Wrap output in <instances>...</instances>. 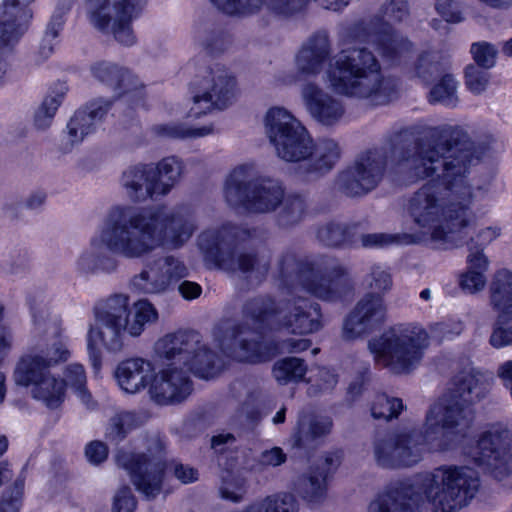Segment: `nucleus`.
I'll list each match as a JSON object with an SVG mask.
<instances>
[{"label": "nucleus", "instance_id": "nucleus-1", "mask_svg": "<svg viewBox=\"0 0 512 512\" xmlns=\"http://www.w3.org/2000/svg\"><path fill=\"white\" fill-rule=\"evenodd\" d=\"M484 147L471 140L458 126L433 128L420 144L418 159L432 168L427 176L410 179L414 183L432 177L406 201V211L412 221L430 233L434 241L447 242L455 236L465 238L474 222V203L484 194L481 187H473L468 180L472 166L479 163Z\"/></svg>", "mask_w": 512, "mask_h": 512}, {"label": "nucleus", "instance_id": "nucleus-2", "mask_svg": "<svg viewBox=\"0 0 512 512\" xmlns=\"http://www.w3.org/2000/svg\"><path fill=\"white\" fill-rule=\"evenodd\" d=\"M281 284L296 297L277 304L269 296L253 297L245 302L242 315L253 327L284 328L294 334H309L322 328L320 305L303 299L298 288L329 302L342 300L353 290L348 267L341 259L329 254L298 258L287 251L279 259Z\"/></svg>", "mask_w": 512, "mask_h": 512}, {"label": "nucleus", "instance_id": "nucleus-3", "mask_svg": "<svg viewBox=\"0 0 512 512\" xmlns=\"http://www.w3.org/2000/svg\"><path fill=\"white\" fill-rule=\"evenodd\" d=\"M491 383L482 372L471 369L455 375L452 387L430 405L423 431L399 427L387 433H376L372 439L375 463L384 469L415 466L426 451H443L465 437L473 424V404L489 393Z\"/></svg>", "mask_w": 512, "mask_h": 512}, {"label": "nucleus", "instance_id": "nucleus-4", "mask_svg": "<svg viewBox=\"0 0 512 512\" xmlns=\"http://www.w3.org/2000/svg\"><path fill=\"white\" fill-rule=\"evenodd\" d=\"M197 229L193 213L185 207L168 210L157 206L150 210L129 205L112 207L99 234L81 253L76 266L83 274L113 273L119 266L116 256L141 259L157 248L179 249Z\"/></svg>", "mask_w": 512, "mask_h": 512}, {"label": "nucleus", "instance_id": "nucleus-5", "mask_svg": "<svg viewBox=\"0 0 512 512\" xmlns=\"http://www.w3.org/2000/svg\"><path fill=\"white\" fill-rule=\"evenodd\" d=\"M331 41L326 30L310 35L295 57L297 70L319 74L329 60L327 78L332 90L342 96L365 100L370 105H386L398 96L396 78L384 75L374 52L364 46H344L331 57Z\"/></svg>", "mask_w": 512, "mask_h": 512}, {"label": "nucleus", "instance_id": "nucleus-6", "mask_svg": "<svg viewBox=\"0 0 512 512\" xmlns=\"http://www.w3.org/2000/svg\"><path fill=\"white\" fill-rule=\"evenodd\" d=\"M480 486L478 473L468 466L442 465L391 482L369 502L367 512H419L424 501L435 512H456L474 498Z\"/></svg>", "mask_w": 512, "mask_h": 512}, {"label": "nucleus", "instance_id": "nucleus-7", "mask_svg": "<svg viewBox=\"0 0 512 512\" xmlns=\"http://www.w3.org/2000/svg\"><path fill=\"white\" fill-rule=\"evenodd\" d=\"M424 137L415 139L407 131L397 132L380 146L359 154L354 162L338 176L339 189L347 196L357 197L373 191L384 179L389 162L395 165V173L403 182L427 176L432 168L427 162L419 163L418 152Z\"/></svg>", "mask_w": 512, "mask_h": 512}, {"label": "nucleus", "instance_id": "nucleus-8", "mask_svg": "<svg viewBox=\"0 0 512 512\" xmlns=\"http://www.w3.org/2000/svg\"><path fill=\"white\" fill-rule=\"evenodd\" d=\"M264 126L277 157L295 164L298 174L306 179L326 175L340 160L341 149L335 140L314 141L307 128L285 108H270Z\"/></svg>", "mask_w": 512, "mask_h": 512}, {"label": "nucleus", "instance_id": "nucleus-9", "mask_svg": "<svg viewBox=\"0 0 512 512\" xmlns=\"http://www.w3.org/2000/svg\"><path fill=\"white\" fill-rule=\"evenodd\" d=\"M94 322L87 332L89 360L95 372L101 368V344L107 351L117 353L124 346L125 332L133 337L142 334L146 325L155 323L158 312L148 300H139L129 311V298L115 294L98 302L94 309Z\"/></svg>", "mask_w": 512, "mask_h": 512}, {"label": "nucleus", "instance_id": "nucleus-10", "mask_svg": "<svg viewBox=\"0 0 512 512\" xmlns=\"http://www.w3.org/2000/svg\"><path fill=\"white\" fill-rule=\"evenodd\" d=\"M462 329V323L452 319L431 324L429 331L417 323H399L371 338L368 349L376 365L393 374H409L422 361L430 338L438 342L450 340Z\"/></svg>", "mask_w": 512, "mask_h": 512}, {"label": "nucleus", "instance_id": "nucleus-11", "mask_svg": "<svg viewBox=\"0 0 512 512\" xmlns=\"http://www.w3.org/2000/svg\"><path fill=\"white\" fill-rule=\"evenodd\" d=\"M246 234L236 225L226 223L203 230L197 237V247L207 265L227 272H239L249 284L262 283L269 272V255L245 250L241 235Z\"/></svg>", "mask_w": 512, "mask_h": 512}, {"label": "nucleus", "instance_id": "nucleus-12", "mask_svg": "<svg viewBox=\"0 0 512 512\" xmlns=\"http://www.w3.org/2000/svg\"><path fill=\"white\" fill-rule=\"evenodd\" d=\"M68 357L69 351L61 338L41 337L18 360L14 370L15 383L32 386L33 398L56 409L64 401V383L51 374L50 368Z\"/></svg>", "mask_w": 512, "mask_h": 512}, {"label": "nucleus", "instance_id": "nucleus-13", "mask_svg": "<svg viewBox=\"0 0 512 512\" xmlns=\"http://www.w3.org/2000/svg\"><path fill=\"white\" fill-rule=\"evenodd\" d=\"M409 17L406 0H385L379 12L367 21H359L342 33L343 42L371 41L380 55L391 63L400 62L413 50L412 42L390 22L400 23Z\"/></svg>", "mask_w": 512, "mask_h": 512}, {"label": "nucleus", "instance_id": "nucleus-14", "mask_svg": "<svg viewBox=\"0 0 512 512\" xmlns=\"http://www.w3.org/2000/svg\"><path fill=\"white\" fill-rule=\"evenodd\" d=\"M261 329L247 321H225L217 327L214 336L226 356L253 364L270 361L279 352L300 353L311 346V341L305 338H289L280 345L265 341Z\"/></svg>", "mask_w": 512, "mask_h": 512}, {"label": "nucleus", "instance_id": "nucleus-15", "mask_svg": "<svg viewBox=\"0 0 512 512\" xmlns=\"http://www.w3.org/2000/svg\"><path fill=\"white\" fill-rule=\"evenodd\" d=\"M285 187L281 181L257 176L251 164L237 166L225 180L224 198L234 209H241L250 214H270L276 212Z\"/></svg>", "mask_w": 512, "mask_h": 512}, {"label": "nucleus", "instance_id": "nucleus-16", "mask_svg": "<svg viewBox=\"0 0 512 512\" xmlns=\"http://www.w3.org/2000/svg\"><path fill=\"white\" fill-rule=\"evenodd\" d=\"M155 353L161 359L184 364L197 377L212 379L223 367L222 358L193 330L168 333L155 343Z\"/></svg>", "mask_w": 512, "mask_h": 512}, {"label": "nucleus", "instance_id": "nucleus-17", "mask_svg": "<svg viewBox=\"0 0 512 512\" xmlns=\"http://www.w3.org/2000/svg\"><path fill=\"white\" fill-rule=\"evenodd\" d=\"M115 461L128 472L135 488L147 499L160 494L167 466L166 442L161 436H147L143 452L118 451Z\"/></svg>", "mask_w": 512, "mask_h": 512}, {"label": "nucleus", "instance_id": "nucleus-18", "mask_svg": "<svg viewBox=\"0 0 512 512\" xmlns=\"http://www.w3.org/2000/svg\"><path fill=\"white\" fill-rule=\"evenodd\" d=\"M147 0H86L90 24L104 34H112L124 46H133L136 36L132 22L140 17Z\"/></svg>", "mask_w": 512, "mask_h": 512}, {"label": "nucleus", "instance_id": "nucleus-19", "mask_svg": "<svg viewBox=\"0 0 512 512\" xmlns=\"http://www.w3.org/2000/svg\"><path fill=\"white\" fill-rule=\"evenodd\" d=\"M192 106L189 117L200 118L213 110H223L236 97V79L220 64L205 67L190 83Z\"/></svg>", "mask_w": 512, "mask_h": 512}, {"label": "nucleus", "instance_id": "nucleus-20", "mask_svg": "<svg viewBox=\"0 0 512 512\" xmlns=\"http://www.w3.org/2000/svg\"><path fill=\"white\" fill-rule=\"evenodd\" d=\"M465 454L494 478L507 477L512 473V430L502 423L491 425Z\"/></svg>", "mask_w": 512, "mask_h": 512}, {"label": "nucleus", "instance_id": "nucleus-21", "mask_svg": "<svg viewBox=\"0 0 512 512\" xmlns=\"http://www.w3.org/2000/svg\"><path fill=\"white\" fill-rule=\"evenodd\" d=\"M188 275V269L179 258L168 255L148 263L129 283L130 289L138 294L161 295L180 279Z\"/></svg>", "mask_w": 512, "mask_h": 512}, {"label": "nucleus", "instance_id": "nucleus-22", "mask_svg": "<svg viewBox=\"0 0 512 512\" xmlns=\"http://www.w3.org/2000/svg\"><path fill=\"white\" fill-rule=\"evenodd\" d=\"M386 313L382 295L366 293L344 319L343 338L355 340L370 334L385 322Z\"/></svg>", "mask_w": 512, "mask_h": 512}, {"label": "nucleus", "instance_id": "nucleus-23", "mask_svg": "<svg viewBox=\"0 0 512 512\" xmlns=\"http://www.w3.org/2000/svg\"><path fill=\"white\" fill-rule=\"evenodd\" d=\"M340 464V452L326 453L298 477L295 482L296 493L308 503H322L327 497L328 483Z\"/></svg>", "mask_w": 512, "mask_h": 512}, {"label": "nucleus", "instance_id": "nucleus-24", "mask_svg": "<svg viewBox=\"0 0 512 512\" xmlns=\"http://www.w3.org/2000/svg\"><path fill=\"white\" fill-rule=\"evenodd\" d=\"M188 368L170 367L163 370L159 377L155 375L149 392L153 401L159 405L178 404L185 401L193 391V382Z\"/></svg>", "mask_w": 512, "mask_h": 512}, {"label": "nucleus", "instance_id": "nucleus-25", "mask_svg": "<svg viewBox=\"0 0 512 512\" xmlns=\"http://www.w3.org/2000/svg\"><path fill=\"white\" fill-rule=\"evenodd\" d=\"M302 98L310 116L324 126L337 124L345 114L342 101L314 83L303 86Z\"/></svg>", "mask_w": 512, "mask_h": 512}, {"label": "nucleus", "instance_id": "nucleus-26", "mask_svg": "<svg viewBox=\"0 0 512 512\" xmlns=\"http://www.w3.org/2000/svg\"><path fill=\"white\" fill-rule=\"evenodd\" d=\"M121 183L127 197L134 203L161 197L152 164H138L127 168L122 174Z\"/></svg>", "mask_w": 512, "mask_h": 512}, {"label": "nucleus", "instance_id": "nucleus-27", "mask_svg": "<svg viewBox=\"0 0 512 512\" xmlns=\"http://www.w3.org/2000/svg\"><path fill=\"white\" fill-rule=\"evenodd\" d=\"M111 103L97 100L77 110L67 124V137L71 145L81 143L94 133L108 113Z\"/></svg>", "mask_w": 512, "mask_h": 512}, {"label": "nucleus", "instance_id": "nucleus-28", "mask_svg": "<svg viewBox=\"0 0 512 512\" xmlns=\"http://www.w3.org/2000/svg\"><path fill=\"white\" fill-rule=\"evenodd\" d=\"M115 377L124 392L135 394L152 385L155 369L149 360L140 357L129 358L118 364Z\"/></svg>", "mask_w": 512, "mask_h": 512}, {"label": "nucleus", "instance_id": "nucleus-29", "mask_svg": "<svg viewBox=\"0 0 512 512\" xmlns=\"http://www.w3.org/2000/svg\"><path fill=\"white\" fill-rule=\"evenodd\" d=\"M475 223L476 217L474 216V222L467 229L465 238L460 239L455 236L454 239H449L447 242H459L460 245L466 244L469 251L467 262L470 263L471 267L487 268L488 259L483 254V250L485 246L499 236V229L496 227H486L479 230L475 236L468 238L469 231L474 227Z\"/></svg>", "mask_w": 512, "mask_h": 512}, {"label": "nucleus", "instance_id": "nucleus-30", "mask_svg": "<svg viewBox=\"0 0 512 512\" xmlns=\"http://www.w3.org/2000/svg\"><path fill=\"white\" fill-rule=\"evenodd\" d=\"M309 206L305 195L300 193H284L283 201H281L275 215L277 226L289 229L299 225L306 218Z\"/></svg>", "mask_w": 512, "mask_h": 512}, {"label": "nucleus", "instance_id": "nucleus-31", "mask_svg": "<svg viewBox=\"0 0 512 512\" xmlns=\"http://www.w3.org/2000/svg\"><path fill=\"white\" fill-rule=\"evenodd\" d=\"M148 418L149 414L144 410L120 411L109 419L105 437L111 442L119 443L133 430L143 426Z\"/></svg>", "mask_w": 512, "mask_h": 512}, {"label": "nucleus", "instance_id": "nucleus-32", "mask_svg": "<svg viewBox=\"0 0 512 512\" xmlns=\"http://www.w3.org/2000/svg\"><path fill=\"white\" fill-rule=\"evenodd\" d=\"M449 59L441 51L429 50L420 53L413 65V75L424 84H431L447 73Z\"/></svg>", "mask_w": 512, "mask_h": 512}, {"label": "nucleus", "instance_id": "nucleus-33", "mask_svg": "<svg viewBox=\"0 0 512 512\" xmlns=\"http://www.w3.org/2000/svg\"><path fill=\"white\" fill-rule=\"evenodd\" d=\"M355 225L339 221H328L316 229L317 240L328 248H345L356 242Z\"/></svg>", "mask_w": 512, "mask_h": 512}, {"label": "nucleus", "instance_id": "nucleus-34", "mask_svg": "<svg viewBox=\"0 0 512 512\" xmlns=\"http://www.w3.org/2000/svg\"><path fill=\"white\" fill-rule=\"evenodd\" d=\"M332 421L328 417H315L309 422L300 420L294 436V446L300 449H315L320 439L330 433Z\"/></svg>", "mask_w": 512, "mask_h": 512}, {"label": "nucleus", "instance_id": "nucleus-35", "mask_svg": "<svg viewBox=\"0 0 512 512\" xmlns=\"http://www.w3.org/2000/svg\"><path fill=\"white\" fill-rule=\"evenodd\" d=\"M195 40L201 48L212 56H218L228 51L232 46L231 35L222 27L206 23L197 28Z\"/></svg>", "mask_w": 512, "mask_h": 512}, {"label": "nucleus", "instance_id": "nucleus-36", "mask_svg": "<svg viewBox=\"0 0 512 512\" xmlns=\"http://www.w3.org/2000/svg\"><path fill=\"white\" fill-rule=\"evenodd\" d=\"M222 13L235 15H249L265 7L270 13L281 18L278 6L281 0H210Z\"/></svg>", "mask_w": 512, "mask_h": 512}, {"label": "nucleus", "instance_id": "nucleus-37", "mask_svg": "<svg viewBox=\"0 0 512 512\" xmlns=\"http://www.w3.org/2000/svg\"><path fill=\"white\" fill-rule=\"evenodd\" d=\"M152 170L155 173V181L160 196L163 197L168 195L180 182L184 172V164L178 157L169 156L159 161L156 166L152 165Z\"/></svg>", "mask_w": 512, "mask_h": 512}, {"label": "nucleus", "instance_id": "nucleus-38", "mask_svg": "<svg viewBox=\"0 0 512 512\" xmlns=\"http://www.w3.org/2000/svg\"><path fill=\"white\" fill-rule=\"evenodd\" d=\"M28 304L38 335L40 337L61 338V330L58 324L47 319L48 301L46 296L43 293L29 295Z\"/></svg>", "mask_w": 512, "mask_h": 512}, {"label": "nucleus", "instance_id": "nucleus-39", "mask_svg": "<svg viewBox=\"0 0 512 512\" xmlns=\"http://www.w3.org/2000/svg\"><path fill=\"white\" fill-rule=\"evenodd\" d=\"M67 90L66 84L62 82H58L50 88L47 96L35 112L34 125L37 129L45 130L51 126Z\"/></svg>", "mask_w": 512, "mask_h": 512}, {"label": "nucleus", "instance_id": "nucleus-40", "mask_svg": "<svg viewBox=\"0 0 512 512\" xmlns=\"http://www.w3.org/2000/svg\"><path fill=\"white\" fill-rule=\"evenodd\" d=\"M93 76L120 93L130 91V71L109 62H100L91 67Z\"/></svg>", "mask_w": 512, "mask_h": 512}, {"label": "nucleus", "instance_id": "nucleus-41", "mask_svg": "<svg viewBox=\"0 0 512 512\" xmlns=\"http://www.w3.org/2000/svg\"><path fill=\"white\" fill-rule=\"evenodd\" d=\"M491 304L498 311H512V273L499 270L490 286Z\"/></svg>", "mask_w": 512, "mask_h": 512}, {"label": "nucleus", "instance_id": "nucleus-42", "mask_svg": "<svg viewBox=\"0 0 512 512\" xmlns=\"http://www.w3.org/2000/svg\"><path fill=\"white\" fill-rule=\"evenodd\" d=\"M155 135L169 139H195L212 134L213 126H203L199 128L190 127L184 123L171 122L167 124H157L152 127Z\"/></svg>", "mask_w": 512, "mask_h": 512}, {"label": "nucleus", "instance_id": "nucleus-43", "mask_svg": "<svg viewBox=\"0 0 512 512\" xmlns=\"http://www.w3.org/2000/svg\"><path fill=\"white\" fill-rule=\"evenodd\" d=\"M404 408L402 399L381 393L372 400L370 413L375 420L389 422L397 419Z\"/></svg>", "mask_w": 512, "mask_h": 512}, {"label": "nucleus", "instance_id": "nucleus-44", "mask_svg": "<svg viewBox=\"0 0 512 512\" xmlns=\"http://www.w3.org/2000/svg\"><path fill=\"white\" fill-rule=\"evenodd\" d=\"M457 81L452 74L446 73L440 77L430 90L428 101L431 104H441L448 108H454L457 105Z\"/></svg>", "mask_w": 512, "mask_h": 512}, {"label": "nucleus", "instance_id": "nucleus-45", "mask_svg": "<svg viewBox=\"0 0 512 512\" xmlns=\"http://www.w3.org/2000/svg\"><path fill=\"white\" fill-rule=\"evenodd\" d=\"M307 366L297 357H286L278 360L273 367V375L280 384L297 382L303 379Z\"/></svg>", "mask_w": 512, "mask_h": 512}, {"label": "nucleus", "instance_id": "nucleus-46", "mask_svg": "<svg viewBox=\"0 0 512 512\" xmlns=\"http://www.w3.org/2000/svg\"><path fill=\"white\" fill-rule=\"evenodd\" d=\"M247 480L238 473L227 471L221 476L219 485L220 497L233 503L243 501L247 493Z\"/></svg>", "mask_w": 512, "mask_h": 512}, {"label": "nucleus", "instance_id": "nucleus-47", "mask_svg": "<svg viewBox=\"0 0 512 512\" xmlns=\"http://www.w3.org/2000/svg\"><path fill=\"white\" fill-rule=\"evenodd\" d=\"M254 512H299V503L291 493H276L251 505Z\"/></svg>", "mask_w": 512, "mask_h": 512}, {"label": "nucleus", "instance_id": "nucleus-48", "mask_svg": "<svg viewBox=\"0 0 512 512\" xmlns=\"http://www.w3.org/2000/svg\"><path fill=\"white\" fill-rule=\"evenodd\" d=\"M418 237L408 233H370L361 236L365 248H387L394 245L414 244Z\"/></svg>", "mask_w": 512, "mask_h": 512}, {"label": "nucleus", "instance_id": "nucleus-49", "mask_svg": "<svg viewBox=\"0 0 512 512\" xmlns=\"http://www.w3.org/2000/svg\"><path fill=\"white\" fill-rule=\"evenodd\" d=\"M311 0H281L278 9L281 11V18L288 19L301 13ZM319 6L332 11H340L346 7L351 0H314Z\"/></svg>", "mask_w": 512, "mask_h": 512}, {"label": "nucleus", "instance_id": "nucleus-50", "mask_svg": "<svg viewBox=\"0 0 512 512\" xmlns=\"http://www.w3.org/2000/svg\"><path fill=\"white\" fill-rule=\"evenodd\" d=\"M489 343L497 349L512 344V310L499 311Z\"/></svg>", "mask_w": 512, "mask_h": 512}, {"label": "nucleus", "instance_id": "nucleus-51", "mask_svg": "<svg viewBox=\"0 0 512 512\" xmlns=\"http://www.w3.org/2000/svg\"><path fill=\"white\" fill-rule=\"evenodd\" d=\"M367 287L372 293H384L392 287V277L389 270L381 264H373L365 277Z\"/></svg>", "mask_w": 512, "mask_h": 512}, {"label": "nucleus", "instance_id": "nucleus-52", "mask_svg": "<svg viewBox=\"0 0 512 512\" xmlns=\"http://www.w3.org/2000/svg\"><path fill=\"white\" fill-rule=\"evenodd\" d=\"M63 25V13H55L47 26L39 49V52L43 57L48 58L53 53L54 45L56 43L55 40L58 37L59 32L62 30Z\"/></svg>", "mask_w": 512, "mask_h": 512}, {"label": "nucleus", "instance_id": "nucleus-53", "mask_svg": "<svg viewBox=\"0 0 512 512\" xmlns=\"http://www.w3.org/2000/svg\"><path fill=\"white\" fill-rule=\"evenodd\" d=\"M24 478H17L10 489L0 499V512H19L22 506Z\"/></svg>", "mask_w": 512, "mask_h": 512}, {"label": "nucleus", "instance_id": "nucleus-54", "mask_svg": "<svg viewBox=\"0 0 512 512\" xmlns=\"http://www.w3.org/2000/svg\"><path fill=\"white\" fill-rule=\"evenodd\" d=\"M471 53L477 66L490 69L495 65L497 49L488 42H476L471 45Z\"/></svg>", "mask_w": 512, "mask_h": 512}, {"label": "nucleus", "instance_id": "nucleus-55", "mask_svg": "<svg viewBox=\"0 0 512 512\" xmlns=\"http://www.w3.org/2000/svg\"><path fill=\"white\" fill-rule=\"evenodd\" d=\"M487 268L471 267L468 262V271L460 279V287L467 293H475L484 288L486 278L484 272Z\"/></svg>", "mask_w": 512, "mask_h": 512}, {"label": "nucleus", "instance_id": "nucleus-56", "mask_svg": "<svg viewBox=\"0 0 512 512\" xmlns=\"http://www.w3.org/2000/svg\"><path fill=\"white\" fill-rule=\"evenodd\" d=\"M479 66L469 65L465 69V83L474 94H480L486 89L489 73Z\"/></svg>", "mask_w": 512, "mask_h": 512}, {"label": "nucleus", "instance_id": "nucleus-57", "mask_svg": "<svg viewBox=\"0 0 512 512\" xmlns=\"http://www.w3.org/2000/svg\"><path fill=\"white\" fill-rule=\"evenodd\" d=\"M136 499L129 487L121 488L114 497L112 512H134Z\"/></svg>", "mask_w": 512, "mask_h": 512}, {"label": "nucleus", "instance_id": "nucleus-58", "mask_svg": "<svg viewBox=\"0 0 512 512\" xmlns=\"http://www.w3.org/2000/svg\"><path fill=\"white\" fill-rule=\"evenodd\" d=\"M64 387L70 386L74 390L86 385V374L81 364H70L65 371V378L61 379Z\"/></svg>", "mask_w": 512, "mask_h": 512}, {"label": "nucleus", "instance_id": "nucleus-59", "mask_svg": "<svg viewBox=\"0 0 512 512\" xmlns=\"http://www.w3.org/2000/svg\"><path fill=\"white\" fill-rule=\"evenodd\" d=\"M435 8L447 22L459 23L463 20L454 0H436Z\"/></svg>", "mask_w": 512, "mask_h": 512}, {"label": "nucleus", "instance_id": "nucleus-60", "mask_svg": "<svg viewBox=\"0 0 512 512\" xmlns=\"http://www.w3.org/2000/svg\"><path fill=\"white\" fill-rule=\"evenodd\" d=\"M287 455L280 447H273L261 452L258 457V463L264 467H277L285 463Z\"/></svg>", "mask_w": 512, "mask_h": 512}, {"label": "nucleus", "instance_id": "nucleus-61", "mask_svg": "<svg viewBox=\"0 0 512 512\" xmlns=\"http://www.w3.org/2000/svg\"><path fill=\"white\" fill-rule=\"evenodd\" d=\"M85 455L90 463L98 465L107 459L108 448L101 441H92L86 446Z\"/></svg>", "mask_w": 512, "mask_h": 512}, {"label": "nucleus", "instance_id": "nucleus-62", "mask_svg": "<svg viewBox=\"0 0 512 512\" xmlns=\"http://www.w3.org/2000/svg\"><path fill=\"white\" fill-rule=\"evenodd\" d=\"M174 476L183 484H188L198 479V471L188 465L174 464Z\"/></svg>", "mask_w": 512, "mask_h": 512}, {"label": "nucleus", "instance_id": "nucleus-63", "mask_svg": "<svg viewBox=\"0 0 512 512\" xmlns=\"http://www.w3.org/2000/svg\"><path fill=\"white\" fill-rule=\"evenodd\" d=\"M47 194L43 190L32 191L23 201L26 209L32 211L40 210L46 203Z\"/></svg>", "mask_w": 512, "mask_h": 512}, {"label": "nucleus", "instance_id": "nucleus-64", "mask_svg": "<svg viewBox=\"0 0 512 512\" xmlns=\"http://www.w3.org/2000/svg\"><path fill=\"white\" fill-rule=\"evenodd\" d=\"M502 385L510 391L512 389V360L502 363L497 370Z\"/></svg>", "mask_w": 512, "mask_h": 512}]
</instances>
